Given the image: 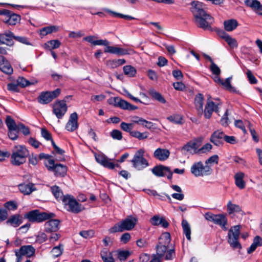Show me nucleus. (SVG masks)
<instances>
[{"instance_id":"obj_1","label":"nucleus","mask_w":262,"mask_h":262,"mask_svg":"<svg viewBox=\"0 0 262 262\" xmlns=\"http://www.w3.org/2000/svg\"><path fill=\"white\" fill-rule=\"evenodd\" d=\"M191 12L194 17L196 25L204 29H210V24L213 18L202 8V3L198 1H193L191 4Z\"/></svg>"},{"instance_id":"obj_2","label":"nucleus","mask_w":262,"mask_h":262,"mask_svg":"<svg viewBox=\"0 0 262 262\" xmlns=\"http://www.w3.org/2000/svg\"><path fill=\"white\" fill-rule=\"evenodd\" d=\"M138 222V219L132 215L128 216L121 223L116 224L109 229V232L114 233L118 232H122L125 230L133 229Z\"/></svg>"},{"instance_id":"obj_3","label":"nucleus","mask_w":262,"mask_h":262,"mask_svg":"<svg viewBox=\"0 0 262 262\" xmlns=\"http://www.w3.org/2000/svg\"><path fill=\"white\" fill-rule=\"evenodd\" d=\"M29 154V151L25 147L21 145L15 146L11 157L12 164L18 166L24 163Z\"/></svg>"},{"instance_id":"obj_4","label":"nucleus","mask_w":262,"mask_h":262,"mask_svg":"<svg viewBox=\"0 0 262 262\" xmlns=\"http://www.w3.org/2000/svg\"><path fill=\"white\" fill-rule=\"evenodd\" d=\"M55 216L54 213L40 212L38 209L30 211L25 215V217L32 223H41Z\"/></svg>"},{"instance_id":"obj_5","label":"nucleus","mask_w":262,"mask_h":262,"mask_svg":"<svg viewBox=\"0 0 262 262\" xmlns=\"http://www.w3.org/2000/svg\"><path fill=\"white\" fill-rule=\"evenodd\" d=\"M144 153L143 148L138 150L130 161L133 167L138 170H142L149 166L148 161L144 157Z\"/></svg>"},{"instance_id":"obj_6","label":"nucleus","mask_w":262,"mask_h":262,"mask_svg":"<svg viewBox=\"0 0 262 262\" xmlns=\"http://www.w3.org/2000/svg\"><path fill=\"white\" fill-rule=\"evenodd\" d=\"M45 164L49 171L54 172L56 177H64L67 174V166L62 164L55 163V160H49Z\"/></svg>"},{"instance_id":"obj_7","label":"nucleus","mask_w":262,"mask_h":262,"mask_svg":"<svg viewBox=\"0 0 262 262\" xmlns=\"http://www.w3.org/2000/svg\"><path fill=\"white\" fill-rule=\"evenodd\" d=\"M240 228V225L234 226L228 231V242L233 249L242 248V246L238 242Z\"/></svg>"},{"instance_id":"obj_8","label":"nucleus","mask_w":262,"mask_h":262,"mask_svg":"<svg viewBox=\"0 0 262 262\" xmlns=\"http://www.w3.org/2000/svg\"><path fill=\"white\" fill-rule=\"evenodd\" d=\"M62 203L67 206V210L74 213H78L82 211L84 207L79 204L72 195H66L63 198Z\"/></svg>"},{"instance_id":"obj_9","label":"nucleus","mask_w":262,"mask_h":262,"mask_svg":"<svg viewBox=\"0 0 262 262\" xmlns=\"http://www.w3.org/2000/svg\"><path fill=\"white\" fill-rule=\"evenodd\" d=\"M191 172L195 177H201L211 174L212 169L209 166H204L201 161L193 164L190 169Z\"/></svg>"},{"instance_id":"obj_10","label":"nucleus","mask_w":262,"mask_h":262,"mask_svg":"<svg viewBox=\"0 0 262 262\" xmlns=\"http://www.w3.org/2000/svg\"><path fill=\"white\" fill-rule=\"evenodd\" d=\"M61 90L57 89L53 91H46L40 93L37 98L38 102L42 104H47L51 102L60 94Z\"/></svg>"},{"instance_id":"obj_11","label":"nucleus","mask_w":262,"mask_h":262,"mask_svg":"<svg viewBox=\"0 0 262 262\" xmlns=\"http://www.w3.org/2000/svg\"><path fill=\"white\" fill-rule=\"evenodd\" d=\"M108 101L110 104H113L115 106L123 110L133 111L138 108V107L119 97H114Z\"/></svg>"},{"instance_id":"obj_12","label":"nucleus","mask_w":262,"mask_h":262,"mask_svg":"<svg viewBox=\"0 0 262 262\" xmlns=\"http://www.w3.org/2000/svg\"><path fill=\"white\" fill-rule=\"evenodd\" d=\"M151 171L157 177L166 176L169 180H171L172 177L173 172L170 168L162 165L155 166Z\"/></svg>"},{"instance_id":"obj_13","label":"nucleus","mask_w":262,"mask_h":262,"mask_svg":"<svg viewBox=\"0 0 262 262\" xmlns=\"http://www.w3.org/2000/svg\"><path fill=\"white\" fill-rule=\"evenodd\" d=\"M67 109L65 100L55 102L53 106V112L58 119H61L64 115Z\"/></svg>"},{"instance_id":"obj_14","label":"nucleus","mask_w":262,"mask_h":262,"mask_svg":"<svg viewBox=\"0 0 262 262\" xmlns=\"http://www.w3.org/2000/svg\"><path fill=\"white\" fill-rule=\"evenodd\" d=\"M95 157L97 162L102 165L105 168L110 169H113L115 166H119L118 164H115L111 161V159H108L105 155L103 154H95Z\"/></svg>"},{"instance_id":"obj_15","label":"nucleus","mask_w":262,"mask_h":262,"mask_svg":"<svg viewBox=\"0 0 262 262\" xmlns=\"http://www.w3.org/2000/svg\"><path fill=\"white\" fill-rule=\"evenodd\" d=\"M78 127V115L76 112L72 113L68 122L66 125V129L69 132H74Z\"/></svg>"},{"instance_id":"obj_16","label":"nucleus","mask_w":262,"mask_h":262,"mask_svg":"<svg viewBox=\"0 0 262 262\" xmlns=\"http://www.w3.org/2000/svg\"><path fill=\"white\" fill-rule=\"evenodd\" d=\"M224 138V133L220 130H217L212 134L210 140L215 145L220 146L223 144Z\"/></svg>"},{"instance_id":"obj_17","label":"nucleus","mask_w":262,"mask_h":262,"mask_svg":"<svg viewBox=\"0 0 262 262\" xmlns=\"http://www.w3.org/2000/svg\"><path fill=\"white\" fill-rule=\"evenodd\" d=\"M50 219L45 224V231L48 233L56 232L59 229L60 221L53 218Z\"/></svg>"},{"instance_id":"obj_18","label":"nucleus","mask_w":262,"mask_h":262,"mask_svg":"<svg viewBox=\"0 0 262 262\" xmlns=\"http://www.w3.org/2000/svg\"><path fill=\"white\" fill-rule=\"evenodd\" d=\"M21 19L19 15L13 13L10 11V14H8L6 17L3 19V21L8 25L14 26L19 23Z\"/></svg>"},{"instance_id":"obj_19","label":"nucleus","mask_w":262,"mask_h":262,"mask_svg":"<svg viewBox=\"0 0 262 262\" xmlns=\"http://www.w3.org/2000/svg\"><path fill=\"white\" fill-rule=\"evenodd\" d=\"M0 69L3 72L8 75H10L13 73L11 66L3 56H0Z\"/></svg>"},{"instance_id":"obj_20","label":"nucleus","mask_w":262,"mask_h":262,"mask_svg":"<svg viewBox=\"0 0 262 262\" xmlns=\"http://www.w3.org/2000/svg\"><path fill=\"white\" fill-rule=\"evenodd\" d=\"M169 151L167 149L157 148L154 153V157L160 161H165L169 157Z\"/></svg>"},{"instance_id":"obj_21","label":"nucleus","mask_w":262,"mask_h":262,"mask_svg":"<svg viewBox=\"0 0 262 262\" xmlns=\"http://www.w3.org/2000/svg\"><path fill=\"white\" fill-rule=\"evenodd\" d=\"M12 35L13 33L11 31L0 34V45L5 44L8 46H12L14 44Z\"/></svg>"},{"instance_id":"obj_22","label":"nucleus","mask_w":262,"mask_h":262,"mask_svg":"<svg viewBox=\"0 0 262 262\" xmlns=\"http://www.w3.org/2000/svg\"><path fill=\"white\" fill-rule=\"evenodd\" d=\"M104 52L105 53L115 54L118 55H123L128 54V51L124 49L114 46H110L109 45H107L105 48Z\"/></svg>"},{"instance_id":"obj_23","label":"nucleus","mask_w":262,"mask_h":262,"mask_svg":"<svg viewBox=\"0 0 262 262\" xmlns=\"http://www.w3.org/2000/svg\"><path fill=\"white\" fill-rule=\"evenodd\" d=\"M204 96L201 94H198L194 99V104L197 110L198 115L201 116L203 113Z\"/></svg>"},{"instance_id":"obj_24","label":"nucleus","mask_w":262,"mask_h":262,"mask_svg":"<svg viewBox=\"0 0 262 262\" xmlns=\"http://www.w3.org/2000/svg\"><path fill=\"white\" fill-rule=\"evenodd\" d=\"M213 223L221 226L223 230H227L226 227L227 224V219L225 215L223 214H216Z\"/></svg>"},{"instance_id":"obj_25","label":"nucleus","mask_w":262,"mask_h":262,"mask_svg":"<svg viewBox=\"0 0 262 262\" xmlns=\"http://www.w3.org/2000/svg\"><path fill=\"white\" fill-rule=\"evenodd\" d=\"M18 188L20 192L25 195L30 194L36 189L34 184L32 183L20 184L18 185Z\"/></svg>"},{"instance_id":"obj_26","label":"nucleus","mask_w":262,"mask_h":262,"mask_svg":"<svg viewBox=\"0 0 262 262\" xmlns=\"http://www.w3.org/2000/svg\"><path fill=\"white\" fill-rule=\"evenodd\" d=\"M238 26V21L235 19H230L224 21V29L228 32L233 31Z\"/></svg>"},{"instance_id":"obj_27","label":"nucleus","mask_w":262,"mask_h":262,"mask_svg":"<svg viewBox=\"0 0 262 262\" xmlns=\"http://www.w3.org/2000/svg\"><path fill=\"white\" fill-rule=\"evenodd\" d=\"M35 252V249L32 245L23 246L20 248L19 251L20 255H27L28 257L32 256Z\"/></svg>"},{"instance_id":"obj_28","label":"nucleus","mask_w":262,"mask_h":262,"mask_svg":"<svg viewBox=\"0 0 262 262\" xmlns=\"http://www.w3.org/2000/svg\"><path fill=\"white\" fill-rule=\"evenodd\" d=\"M23 222L22 217L19 214H16L11 216L7 221V224H9L14 227L19 226Z\"/></svg>"},{"instance_id":"obj_29","label":"nucleus","mask_w":262,"mask_h":262,"mask_svg":"<svg viewBox=\"0 0 262 262\" xmlns=\"http://www.w3.org/2000/svg\"><path fill=\"white\" fill-rule=\"evenodd\" d=\"M215 103L211 100L207 101L204 110V116L207 119H209L214 112Z\"/></svg>"},{"instance_id":"obj_30","label":"nucleus","mask_w":262,"mask_h":262,"mask_svg":"<svg viewBox=\"0 0 262 262\" xmlns=\"http://www.w3.org/2000/svg\"><path fill=\"white\" fill-rule=\"evenodd\" d=\"M245 4L254 11H262V5L257 0H246Z\"/></svg>"},{"instance_id":"obj_31","label":"nucleus","mask_w":262,"mask_h":262,"mask_svg":"<svg viewBox=\"0 0 262 262\" xmlns=\"http://www.w3.org/2000/svg\"><path fill=\"white\" fill-rule=\"evenodd\" d=\"M126 62L124 59H118L114 60H108L106 61V66L111 69L116 68L120 66L123 65Z\"/></svg>"},{"instance_id":"obj_32","label":"nucleus","mask_w":262,"mask_h":262,"mask_svg":"<svg viewBox=\"0 0 262 262\" xmlns=\"http://www.w3.org/2000/svg\"><path fill=\"white\" fill-rule=\"evenodd\" d=\"M244 173L242 172H238L234 176L235 182L236 186L239 189H244L245 187V182L243 180Z\"/></svg>"},{"instance_id":"obj_33","label":"nucleus","mask_w":262,"mask_h":262,"mask_svg":"<svg viewBox=\"0 0 262 262\" xmlns=\"http://www.w3.org/2000/svg\"><path fill=\"white\" fill-rule=\"evenodd\" d=\"M170 248V246L161 244L158 243L156 247L157 255L158 258H161L165 254L166 251Z\"/></svg>"},{"instance_id":"obj_34","label":"nucleus","mask_w":262,"mask_h":262,"mask_svg":"<svg viewBox=\"0 0 262 262\" xmlns=\"http://www.w3.org/2000/svg\"><path fill=\"white\" fill-rule=\"evenodd\" d=\"M199 147V145L195 142L190 141L185 144L182 148V151L184 152V154L186 152H191L192 150L195 151Z\"/></svg>"},{"instance_id":"obj_35","label":"nucleus","mask_w":262,"mask_h":262,"mask_svg":"<svg viewBox=\"0 0 262 262\" xmlns=\"http://www.w3.org/2000/svg\"><path fill=\"white\" fill-rule=\"evenodd\" d=\"M51 191L56 199L57 200H61L62 202L63 198L65 195H63V193L61 189L57 186L55 185L51 187Z\"/></svg>"},{"instance_id":"obj_36","label":"nucleus","mask_w":262,"mask_h":262,"mask_svg":"<svg viewBox=\"0 0 262 262\" xmlns=\"http://www.w3.org/2000/svg\"><path fill=\"white\" fill-rule=\"evenodd\" d=\"M182 226L183 230V232L185 234L187 239L189 241L191 240V229L188 222L183 219L182 221Z\"/></svg>"},{"instance_id":"obj_37","label":"nucleus","mask_w":262,"mask_h":262,"mask_svg":"<svg viewBox=\"0 0 262 262\" xmlns=\"http://www.w3.org/2000/svg\"><path fill=\"white\" fill-rule=\"evenodd\" d=\"M171 238L169 232L163 233L159 238V242L161 244L170 246Z\"/></svg>"},{"instance_id":"obj_38","label":"nucleus","mask_w":262,"mask_h":262,"mask_svg":"<svg viewBox=\"0 0 262 262\" xmlns=\"http://www.w3.org/2000/svg\"><path fill=\"white\" fill-rule=\"evenodd\" d=\"M61 45V42L58 39L51 40L47 41L45 44V48L50 51L58 48Z\"/></svg>"},{"instance_id":"obj_39","label":"nucleus","mask_w":262,"mask_h":262,"mask_svg":"<svg viewBox=\"0 0 262 262\" xmlns=\"http://www.w3.org/2000/svg\"><path fill=\"white\" fill-rule=\"evenodd\" d=\"M58 27L55 26H51L44 27L40 30V35L42 36H46L49 34H51L52 32H55L58 31Z\"/></svg>"},{"instance_id":"obj_40","label":"nucleus","mask_w":262,"mask_h":262,"mask_svg":"<svg viewBox=\"0 0 262 262\" xmlns=\"http://www.w3.org/2000/svg\"><path fill=\"white\" fill-rule=\"evenodd\" d=\"M149 94L155 99L158 101L162 103H165L166 102L165 99L159 92L156 91L154 89H150L148 91Z\"/></svg>"},{"instance_id":"obj_41","label":"nucleus","mask_w":262,"mask_h":262,"mask_svg":"<svg viewBox=\"0 0 262 262\" xmlns=\"http://www.w3.org/2000/svg\"><path fill=\"white\" fill-rule=\"evenodd\" d=\"M5 123L8 128V130H17L18 124H16L14 120L11 116H7Z\"/></svg>"},{"instance_id":"obj_42","label":"nucleus","mask_w":262,"mask_h":262,"mask_svg":"<svg viewBox=\"0 0 262 262\" xmlns=\"http://www.w3.org/2000/svg\"><path fill=\"white\" fill-rule=\"evenodd\" d=\"M124 73L129 77H134L136 74V70L132 66L127 65L123 67Z\"/></svg>"},{"instance_id":"obj_43","label":"nucleus","mask_w":262,"mask_h":262,"mask_svg":"<svg viewBox=\"0 0 262 262\" xmlns=\"http://www.w3.org/2000/svg\"><path fill=\"white\" fill-rule=\"evenodd\" d=\"M231 79H232L231 77L226 78L225 79V81H224L223 80L222 81V82L220 85L224 86L226 90H227L230 92H236L235 89L234 87L232 86V85L231 84Z\"/></svg>"},{"instance_id":"obj_44","label":"nucleus","mask_w":262,"mask_h":262,"mask_svg":"<svg viewBox=\"0 0 262 262\" xmlns=\"http://www.w3.org/2000/svg\"><path fill=\"white\" fill-rule=\"evenodd\" d=\"M242 210L241 208L238 205L232 204L230 201L227 204V211L229 214L233 212H239Z\"/></svg>"},{"instance_id":"obj_45","label":"nucleus","mask_w":262,"mask_h":262,"mask_svg":"<svg viewBox=\"0 0 262 262\" xmlns=\"http://www.w3.org/2000/svg\"><path fill=\"white\" fill-rule=\"evenodd\" d=\"M130 136L142 140L147 138L148 133L147 132L140 133L137 130H133V132H130Z\"/></svg>"},{"instance_id":"obj_46","label":"nucleus","mask_w":262,"mask_h":262,"mask_svg":"<svg viewBox=\"0 0 262 262\" xmlns=\"http://www.w3.org/2000/svg\"><path fill=\"white\" fill-rule=\"evenodd\" d=\"M130 255V252L128 250H121L118 252V258L120 261H124Z\"/></svg>"},{"instance_id":"obj_47","label":"nucleus","mask_w":262,"mask_h":262,"mask_svg":"<svg viewBox=\"0 0 262 262\" xmlns=\"http://www.w3.org/2000/svg\"><path fill=\"white\" fill-rule=\"evenodd\" d=\"M61 246L62 247L63 246L59 245L57 246L54 247L52 249L51 252L52 253L53 256L57 257L62 255L63 249V248H61Z\"/></svg>"},{"instance_id":"obj_48","label":"nucleus","mask_w":262,"mask_h":262,"mask_svg":"<svg viewBox=\"0 0 262 262\" xmlns=\"http://www.w3.org/2000/svg\"><path fill=\"white\" fill-rule=\"evenodd\" d=\"M228 45L232 48H237L238 46V43L237 40L232 38L231 36H226V39L225 40Z\"/></svg>"},{"instance_id":"obj_49","label":"nucleus","mask_w":262,"mask_h":262,"mask_svg":"<svg viewBox=\"0 0 262 262\" xmlns=\"http://www.w3.org/2000/svg\"><path fill=\"white\" fill-rule=\"evenodd\" d=\"M167 119L170 122L176 124H181L182 117L180 115H174L170 116L167 118Z\"/></svg>"},{"instance_id":"obj_50","label":"nucleus","mask_w":262,"mask_h":262,"mask_svg":"<svg viewBox=\"0 0 262 262\" xmlns=\"http://www.w3.org/2000/svg\"><path fill=\"white\" fill-rule=\"evenodd\" d=\"M133 124L134 123H127L122 122L120 124V127L124 131L129 133L130 135V132H133L132 130L133 128Z\"/></svg>"},{"instance_id":"obj_51","label":"nucleus","mask_w":262,"mask_h":262,"mask_svg":"<svg viewBox=\"0 0 262 262\" xmlns=\"http://www.w3.org/2000/svg\"><path fill=\"white\" fill-rule=\"evenodd\" d=\"M17 130L20 131L24 135H28L30 134V132L28 127L25 126L23 123H20L18 124V128Z\"/></svg>"},{"instance_id":"obj_52","label":"nucleus","mask_w":262,"mask_h":262,"mask_svg":"<svg viewBox=\"0 0 262 262\" xmlns=\"http://www.w3.org/2000/svg\"><path fill=\"white\" fill-rule=\"evenodd\" d=\"M170 249H168L165 253V259L166 260L172 259L175 256V250L173 246H170Z\"/></svg>"},{"instance_id":"obj_53","label":"nucleus","mask_w":262,"mask_h":262,"mask_svg":"<svg viewBox=\"0 0 262 262\" xmlns=\"http://www.w3.org/2000/svg\"><path fill=\"white\" fill-rule=\"evenodd\" d=\"M111 137L115 140H121L122 139V133L117 129H114L111 132Z\"/></svg>"},{"instance_id":"obj_54","label":"nucleus","mask_w":262,"mask_h":262,"mask_svg":"<svg viewBox=\"0 0 262 262\" xmlns=\"http://www.w3.org/2000/svg\"><path fill=\"white\" fill-rule=\"evenodd\" d=\"M12 36H12L13 39H14L15 40H16L22 43L27 45H31V43L29 41L28 38L26 37L15 36L13 33Z\"/></svg>"},{"instance_id":"obj_55","label":"nucleus","mask_w":262,"mask_h":262,"mask_svg":"<svg viewBox=\"0 0 262 262\" xmlns=\"http://www.w3.org/2000/svg\"><path fill=\"white\" fill-rule=\"evenodd\" d=\"M4 206L8 210H15L17 208V203L14 201H8L5 203Z\"/></svg>"},{"instance_id":"obj_56","label":"nucleus","mask_w":262,"mask_h":262,"mask_svg":"<svg viewBox=\"0 0 262 262\" xmlns=\"http://www.w3.org/2000/svg\"><path fill=\"white\" fill-rule=\"evenodd\" d=\"M17 83L19 86L24 88L30 85L31 83L24 77H18Z\"/></svg>"},{"instance_id":"obj_57","label":"nucleus","mask_w":262,"mask_h":262,"mask_svg":"<svg viewBox=\"0 0 262 262\" xmlns=\"http://www.w3.org/2000/svg\"><path fill=\"white\" fill-rule=\"evenodd\" d=\"M210 69L212 73L215 75H220L221 74L220 69L214 62L211 64Z\"/></svg>"},{"instance_id":"obj_58","label":"nucleus","mask_w":262,"mask_h":262,"mask_svg":"<svg viewBox=\"0 0 262 262\" xmlns=\"http://www.w3.org/2000/svg\"><path fill=\"white\" fill-rule=\"evenodd\" d=\"M47 239V235L45 233L40 232L36 237V242L41 244L46 241Z\"/></svg>"},{"instance_id":"obj_59","label":"nucleus","mask_w":262,"mask_h":262,"mask_svg":"<svg viewBox=\"0 0 262 262\" xmlns=\"http://www.w3.org/2000/svg\"><path fill=\"white\" fill-rule=\"evenodd\" d=\"M246 74L248 78V80L251 84H255L257 83V81L256 78L253 75L252 72L250 70H248Z\"/></svg>"},{"instance_id":"obj_60","label":"nucleus","mask_w":262,"mask_h":262,"mask_svg":"<svg viewBox=\"0 0 262 262\" xmlns=\"http://www.w3.org/2000/svg\"><path fill=\"white\" fill-rule=\"evenodd\" d=\"M41 134L42 137H43L46 140H52L51 134L45 128H42L41 129Z\"/></svg>"},{"instance_id":"obj_61","label":"nucleus","mask_w":262,"mask_h":262,"mask_svg":"<svg viewBox=\"0 0 262 262\" xmlns=\"http://www.w3.org/2000/svg\"><path fill=\"white\" fill-rule=\"evenodd\" d=\"M234 124L236 127L241 129L244 134L247 133V130L245 128V125L241 120H236L235 121Z\"/></svg>"},{"instance_id":"obj_62","label":"nucleus","mask_w":262,"mask_h":262,"mask_svg":"<svg viewBox=\"0 0 262 262\" xmlns=\"http://www.w3.org/2000/svg\"><path fill=\"white\" fill-rule=\"evenodd\" d=\"M19 85L15 83H8L7 85V89L9 91L13 92H17L19 91L18 89Z\"/></svg>"},{"instance_id":"obj_63","label":"nucleus","mask_w":262,"mask_h":262,"mask_svg":"<svg viewBox=\"0 0 262 262\" xmlns=\"http://www.w3.org/2000/svg\"><path fill=\"white\" fill-rule=\"evenodd\" d=\"M80 235L85 238H88L93 236V231H81L79 233Z\"/></svg>"},{"instance_id":"obj_64","label":"nucleus","mask_w":262,"mask_h":262,"mask_svg":"<svg viewBox=\"0 0 262 262\" xmlns=\"http://www.w3.org/2000/svg\"><path fill=\"white\" fill-rule=\"evenodd\" d=\"M8 136L11 140H15L18 138L17 130H9Z\"/></svg>"}]
</instances>
